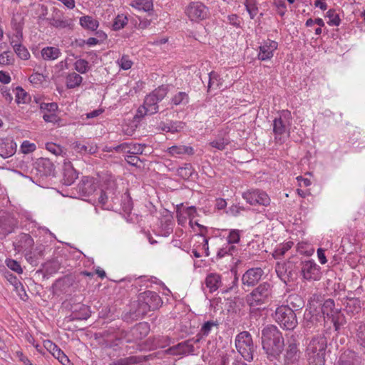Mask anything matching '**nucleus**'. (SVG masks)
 Here are the masks:
<instances>
[{"mask_svg":"<svg viewBox=\"0 0 365 365\" xmlns=\"http://www.w3.org/2000/svg\"><path fill=\"white\" fill-rule=\"evenodd\" d=\"M46 348L48 351L63 365H67L70 363L68 356L61 351L55 344L50 341L46 342Z\"/></svg>","mask_w":365,"mask_h":365,"instance_id":"24","label":"nucleus"},{"mask_svg":"<svg viewBox=\"0 0 365 365\" xmlns=\"http://www.w3.org/2000/svg\"><path fill=\"white\" fill-rule=\"evenodd\" d=\"M242 197L251 205L267 206L270 204L268 195L260 190H250L242 193Z\"/></svg>","mask_w":365,"mask_h":365,"instance_id":"6","label":"nucleus"},{"mask_svg":"<svg viewBox=\"0 0 365 365\" xmlns=\"http://www.w3.org/2000/svg\"><path fill=\"white\" fill-rule=\"evenodd\" d=\"M130 5L139 11H143L145 12L152 11L153 7L152 0H136L134 1Z\"/></svg>","mask_w":365,"mask_h":365,"instance_id":"38","label":"nucleus"},{"mask_svg":"<svg viewBox=\"0 0 365 365\" xmlns=\"http://www.w3.org/2000/svg\"><path fill=\"white\" fill-rule=\"evenodd\" d=\"M262 345L269 361L279 360L284 347L282 333L274 325H269L262 330Z\"/></svg>","mask_w":365,"mask_h":365,"instance_id":"1","label":"nucleus"},{"mask_svg":"<svg viewBox=\"0 0 365 365\" xmlns=\"http://www.w3.org/2000/svg\"><path fill=\"white\" fill-rule=\"evenodd\" d=\"M139 296L152 311L158 309L163 304L161 297L155 292L145 291Z\"/></svg>","mask_w":365,"mask_h":365,"instance_id":"17","label":"nucleus"},{"mask_svg":"<svg viewBox=\"0 0 365 365\" xmlns=\"http://www.w3.org/2000/svg\"><path fill=\"white\" fill-rule=\"evenodd\" d=\"M140 362L139 357L130 356L128 357L120 358L113 361L110 365H133Z\"/></svg>","mask_w":365,"mask_h":365,"instance_id":"41","label":"nucleus"},{"mask_svg":"<svg viewBox=\"0 0 365 365\" xmlns=\"http://www.w3.org/2000/svg\"><path fill=\"white\" fill-rule=\"evenodd\" d=\"M6 277L11 284L14 287L15 290L23 289V284L17 277L11 273H7Z\"/></svg>","mask_w":365,"mask_h":365,"instance_id":"61","label":"nucleus"},{"mask_svg":"<svg viewBox=\"0 0 365 365\" xmlns=\"http://www.w3.org/2000/svg\"><path fill=\"white\" fill-rule=\"evenodd\" d=\"M229 144V140L225 138H220L210 143V145L220 150H223L225 146Z\"/></svg>","mask_w":365,"mask_h":365,"instance_id":"55","label":"nucleus"},{"mask_svg":"<svg viewBox=\"0 0 365 365\" xmlns=\"http://www.w3.org/2000/svg\"><path fill=\"white\" fill-rule=\"evenodd\" d=\"M334 301L331 299H328L322 304L321 307V312L322 313L324 318L327 317L328 319H331L336 329H337L338 325L334 318V314H336L337 312L334 310Z\"/></svg>","mask_w":365,"mask_h":365,"instance_id":"23","label":"nucleus"},{"mask_svg":"<svg viewBox=\"0 0 365 365\" xmlns=\"http://www.w3.org/2000/svg\"><path fill=\"white\" fill-rule=\"evenodd\" d=\"M274 317L284 329L293 330L298 324L296 314L288 307L284 305L277 308Z\"/></svg>","mask_w":365,"mask_h":365,"instance_id":"4","label":"nucleus"},{"mask_svg":"<svg viewBox=\"0 0 365 365\" xmlns=\"http://www.w3.org/2000/svg\"><path fill=\"white\" fill-rule=\"evenodd\" d=\"M36 149V145L34 143H31L28 140H25L23 142L21 146V150L23 153L27 154L34 151Z\"/></svg>","mask_w":365,"mask_h":365,"instance_id":"63","label":"nucleus"},{"mask_svg":"<svg viewBox=\"0 0 365 365\" xmlns=\"http://www.w3.org/2000/svg\"><path fill=\"white\" fill-rule=\"evenodd\" d=\"M299 266L304 279L307 280H318L320 279V267L314 260H300Z\"/></svg>","mask_w":365,"mask_h":365,"instance_id":"8","label":"nucleus"},{"mask_svg":"<svg viewBox=\"0 0 365 365\" xmlns=\"http://www.w3.org/2000/svg\"><path fill=\"white\" fill-rule=\"evenodd\" d=\"M322 316L312 302H309L304 314V326L311 328L317 324Z\"/></svg>","mask_w":365,"mask_h":365,"instance_id":"13","label":"nucleus"},{"mask_svg":"<svg viewBox=\"0 0 365 365\" xmlns=\"http://www.w3.org/2000/svg\"><path fill=\"white\" fill-rule=\"evenodd\" d=\"M145 148V145L144 144H130V148L128 150V153L133 154L135 155H140L143 153Z\"/></svg>","mask_w":365,"mask_h":365,"instance_id":"57","label":"nucleus"},{"mask_svg":"<svg viewBox=\"0 0 365 365\" xmlns=\"http://www.w3.org/2000/svg\"><path fill=\"white\" fill-rule=\"evenodd\" d=\"M264 271L259 267L251 268L242 275V282L244 287H254L261 279Z\"/></svg>","mask_w":365,"mask_h":365,"instance_id":"11","label":"nucleus"},{"mask_svg":"<svg viewBox=\"0 0 365 365\" xmlns=\"http://www.w3.org/2000/svg\"><path fill=\"white\" fill-rule=\"evenodd\" d=\"M298 261H294V259H289L287 262L284 263V267L289 277L290 281H293L297 277V269H299Z\"/></svg>","mask_w":365,"mask_h":365,"instance_id":"32","label":"nucleus"},{"mask_svg":"<svg viewBox=\"0 0 365 365\" xmlns=\"http://www.w3.org/2000/svg\"><path fill=\"white\" fill-rule=\"evenodd\" d=\"M83 78L78 73L73 72L66 77V86L68 88H74L79 86Z\"/></svg>","mask_w":365,"mask_h":365,"instance_id":"39","label":"nucleus"},{"mask_svg":"<svg viewBox=\"0 0 365 365\" xmlns=\"http://www.w3.org/2000/svg\"><path fill=\"white\" fill-rule=\"evenodd\" d=\"M276 272L277 276L284 284H287L289 282H291L289 277L287 276L283 264H277L276 267Z\"/></svg>","mask_w":365,"mask_h":365,"instance_id":"53","label":"nucleus"},{"mask_svg":"<svg viewBox=\"0 0 365 365\" xmlns=\"http://www.w3.org/2000/svg\"><path fill=\"white\" fill-rule=\"evenodd\" d=\"M168 93L166 86H159L145 98L143 109L147 110L150 115L156 113L158 110V103L161 101Z\"/></svg>","mask_w":365,"mask_h":365,"instance_id":"5","label":"nucleus"},{"mask_svg":"<svg viewBox=\"0 0 365 365\" xmlns=\"http://www.w3.org/2000/svg\"><path fill=\"white\" fill-rule=\"evenodd\" d=\"M6 265L8 266V267L9 269H11V270H13L19 274L22 273V272H23L19 263L14 259H9L6 260Z\"/></svg>","mask_w":365,"mask_h":365,"instance_id":"62","label":"nucleus"},{"mask_svg":"<svg viewBox=\"0 0 365 365\" xmlns=\"http://www.w3.org/2000/svg\"><path fill=\"white\" fill-rule=\"evenodd\" d=\"M355 339L361 351L365 354V324H360L356 331Z\"/></svg>","mask_w":365,"mask_h":365,"instance_id":"34","label":"nucleus"},{"mask_svg":"<svg viewBox=\"0 0 365 365\" xmlns=\"http://www.w3.org/2000/svg\"><path fill=\"white\" fill-rule=\"evenodd\" d=\"M273 131L276 135H282L287 132V127L281 118L274 120Z\"/></svg>","mask_w":365,"mask_h":365,"instance_id":"48","label":"nucleus"},{"mask_svg":"<svg viewBox=\"0 0 365 365\" xmlns=\"http://www.w3.org/2000/svg\"><path fill=\"white\" fill-rule=\"evenodd\" d=\"M240 240V231L239 230H231L227 237L228 244H236Z\"/></svg>","mask_w":365,"mask_h":365,"instance_id":"54","label":"nucleus"},{"mask_svg":"<svg viewBox=\"0 0 365 365\" xmlns=\"http://www.w3.org/2000/svg\"><path fill=\"white\" fill-rule=\"evenodd\" d=\"M18 222L13 217L6 216L0 220V232L6 235L14 231L17 227Z\"/></svg>","mask_w":365,"mask_h":365,"instance_id":"26","label":"nucleus"},{"mask_svg":"<svg viewBox=\"0 0 365 365\" xmlns=\"http://www.w3.org/2000/svg\"><path fill=\"white\" fill-rule=\"evenodd\" d=\"M299 343L294 335H292L287 341L284 349V362L299 361L302 352L299 349Z\"/></svg>","mask_w":365,"mask_h":365,"instance_id":"7","label":"nucleus"},{"mask_svg":"<svg viewBox=\"0 0 365 365\" xmlns=\"http://www.w3.org/2000/svg\"><path fill=\"white\" fill-rule=\"evenodd\" d=\"M219 328V322L217 320H210L205 322L202 325L200 330L201 332V334L204 335L205 336H207L212 330L213 329H215V330H217Z\"/></svg>","mask_w":365,"mask_h":365,"instance_id":"40","label":"nucleus"},{"mask_svg":"<svg viewBox=\"0 0 365 365\" xmlns=\"http://www.w3.org/2000/svg\"><path fill=\"white\" fill-rule=\"evenodd\" d=\"M47 21H48L51 26L57 29H64L72 25V19H64L62 13L58 10L56 11L55 15L52 18L47 19Z\"/></svg>","mask_w":365,"mask_h":365,"instance_id":"25","label":"nucleus"},{"mask_svg":"<svg viewBox=\"0 0 365 365\" xmlns=\"http://www.w3.org/2000/svg\"><path fill=\"white\" fill-rule=\"evenodd\" d=\"M150 311L152 310L145 303H144V301L142 300V298L138 295V300L131 304V308L129 313L133 319H138L143 317Z\"/></svg>","mask_w":365,"mask_h":365,"instance_id":"15","label":"nucleus"},{"mask_svg":"<svg viewBox=\"0 0 365 365\" xmlns=\"http://www.w3.org/2000/svg\"><path fill=\"white\" fill-rule=\"evenodd\" d=\"M292 245H293L292 242H288L287 243H286L283 246L277 248L274 251V257L275 258H277V259L280 258L281 257H282L285 254V252L287 251H288L292 247Z\"/></svg>","mask_w":365,"mask_h":365,"instance_id":"56","label":"nucleus"},{"mask_svg":"<svg viewBox=\"0 0 365 365\" xmlns=\"http://www.w3.org/2000/svg\"><path fill=\"white\" fill-rule=\"evenodd\" d=\"M16 150V144L10 138H4L0 140V155L4 158H7L15 154Z\"/></svg>","mask_w":365,"mask_h":365,"instance_id":"22","label":"nucleus"},{"mask_svg":"<svg viewBox=\"0 0 365 365\" xmlns=\"http://www.w3.org/2000/svg\"><path fill=\"white\" fill-rule=\"evenodd\" d=\"M309 365H325V354H307Z\"/></svg>","mask_w":365,"mask_h":365,"instance_id":"46","label":"nucleus"},{"mask_svg":"<svg viewBox=\"0 0 365 365\" xmlns=\"http://www.w3.org/2000/svg\"><path fill=\"white\" fill-rule=\"evenodd\" d=\"M61 53L60 49L56 47L48 46L41 51V56L44 60H55Z\"/></svg>","mask_w":365,"mask_h":365,"instance_id":"37","label":"nucleus"},{"mask_svg":"<svg viewBox=\"0 0 365 365\" xmlns=\"http://www.w3.org/2000/svg\"><path fill=\"white\" fill-rule=\"evenodd\" d=\"M46 148L55 155H59L63 152L62 148L53 143H47L46 144Z\"/></svg>","mask_w":365,"mask_h":365,"instance_id":"59","label":"nucleus"},{"mask_svg":"<svg viewBox=\"0 0 365 365\" xmlns=\"http://www.w3.org/2000/svg\"><path fill=\"white\" fill-rule=\"evenodd\" d=\"M75 282V278L72 275H66L58 279L55 282V286L61 292H66L68 291Z\"/></svg>","mask_w":365,"mask_h":365,"instance_id":"31","label":"nucleus"},{"mask_svg":"<svg viewBox=\"0 0 365 365\" xmlns=\"http://www.w3.org/2000/svg\"><path fill=\"white\" fill-rule=\"evenodd\" d=\"M118 63L123 70L130 69L133 65L132 61L126 55H123L121 58L118 60Z\"/></svg>","mask_w":365,"mask_h":365,"instance_id":"60","label":"nucleus"},{"mask_svg":"<svg viewBox=\"0 0 365 365\" xmlns=\"http://www.w3.org/2000/svg\"><path fill=\"white\" fill-rule=\"evenodd\" d=\"M97 185L92 177L84 176L78 183L76 190L81 197H89L96 190Z\"/></svg>","mask_w":365,"mask_h":365,"instance_id":"10","label":"nucleus"},{"mask_svg":"<svg viewBox=\"0 0 365 365\" xmlns=\"http://www.w3.org/2000/svg\"><path fill=\"white\" fill-rule=\"evenodd\" d=\"M327 345V341L324 336H314L307 346V354H325Z\"/></svg>","mask_w":365,"mask_h":365,"instance_id":"12","label":"nucleus"},{"mask_svg":"<svg viewBox=\"0 0 365 365\" xmlns=\"http://www.w3.org/2000/svg\"><path fill=\"white\" fill-rule=\"evenodd\" d=\"M34 243V240L29 234L22 233L19 236L17 241L14 242L13 245L18 252H28L32 248Z\"/></svg>","mask_w":365,"mask_h":365,"instance_id":"20","label":"nucleus"},{"mask_svg":"<svg viewBox=\"0 0 365 365\" xmlns=\"http://www.w3.org/2000/svg\"><path fill=\"white\" fill-rule=\"evenodd\" d=\"M205 284L211 292H215L221 286V277L217 274H210L206 277Z\"/></svg>","mask_w":365,"mask_h":365,"instance_id":"33","label":"nucleus"},{"mask_svg":"<svg viewBox=\"0 0 365 365\" xmlns=\"http://www.w3.org/2000/svg\"><path fill=\"white\" fill-rule=\"evenodd\" d=\"M13 48L16 54L22 60H27L30 58L28 49L23 44H13Z\"/></svg>","mask_w":365,"mask_h":365,"instance_id":"43","label":"nucleus"},{"mask_svg":"<svg viewBox=\"0 0 365 365\" xmlns=\"http://www.w3.org/2000/svg\"><path fill=\"white\" fill-rule=\"evenodd\" d=\"M278 43L275 41L267 40L259 46L258 58L261 61H267L273 57L274 51L277 48Z\"/></svg>","mask_w":365,"mask_h":365,"instance_id":"18","label":"nucleus"},{"mask_svg":"<svg viewBox=\"0 0 365 365\" xmlns=\"http://www.w3.org/2000/svg\"><path fill=\"white\" fill-rule=\"evenodd\" d=\"M30 100L31 97L22 88L19 86L16 88V102L17 103H27Z\"/></svg>","mask_w":365,"mask_h":365,"instance_id":"44","label":"nucleus"},{"mask_svg":"<svg viewBox=\"0 0 365 365\" xmlns=\"http://www.w3.org/2000/svg\"><path fill=\"white\" fill-rule=\"evenodd\" d=\"M80 24L84 29L91 31H95L98 27V21L90 16H84L81 17Z\"/></svg>","mask_w":365,"mask_h":365,"instance_id":"36","label":"nucleus"},{"mask_svg":"<svg viewBox=\"0 0 365 365\" xmlns=\"http://www.w3.org/2000/svg\"><path fill=\"white\" fill-rule=\"evenodd\" d=\"M344 310L350 314H358L361 309V301L359 298L347 297L344 302Z\"/></svg>","mask_w":365,"mask_h":365,"instance_id":"27","label":"nucleus"},{"mask_svg":"<svg viewBox=\"0 0 365 365\" xmlns=\"http://www.w3.org/2000/svg\"><path fill=\"white\" fill-rule=\"evenodd\" d=\"M192 339H187L177 345L170 347L166 351L172 355H186L193 354L195 351L194 346L192 343Z\"/></svg>","mask_w":365,"mask_h":365,"instance_id":"16","label":"nucleus"},{"mask_svg":"<svg viewBox=\"0 0 365 365\" xmlns=\"http://www.w3.org/2000/svg\"><path fill=\"white\" fill-rule=\"evenodd\" d=\"M23 40V32L21 29L17 28L16 29V34L11 39L10 44L13 46V44H22Z\"/></svg>","mask_w":365,"mask_h":365,"instance_id":"64","label":"nucleus"},{"mask_svg":"<svg viewBox=\"0 0 365 365\" xmlns=\"http://www.w3.org/2000/svg\"><path fill=\"white\" fill-rule=\"evenodd\" d=\"M361 359L356 352L346 350L341 354L338 365H361Z\"/></svg>","mask_w":365,"mask_h":365,"instance_id":"19","label":"nucleus"},{"mask_svg":"<svg viewBox=\"0 0 365 365\" xmlns=\"http://www.w3.org/2000/svg\"><path fill=\"white\" fill-rule=\"evenodd\" d=\"M150 331V325L148 322H140L135 324L130 331L133 341H139L145 338Z\"/></svg>","mask_w":365,"mask_h":365,"instance_id":"21","label":"nucleus"},{"mask_svg":"<svg viewBox=\"0 0 365 365\" xmlns=\"http://www.w3.org/2000/svg\"><path fill=\"white\" fill-rule=\"evenodd\" d=\"M221 365H247L234 350L227 353L222 358Z\"/></svg>","mask_w":365,"mask_h":365,"instance_id":"29","label":"nucleus"},{"mask_svg":"<svg viewBox=\"0 0 365 365\" xmlns=\"http://www.w3.org/2000/svg\"><path fill=\"white\" fill-rule=\"evenodd\" d=\"M189 102V96L187 93L180 91L177 93L172 98L171 103L173 106L186 105Z\"/></svg>","mask_w":365,"mask_h":365,"instance_id":"42","label":"nucleus"},{"mask_svg":"<svg viewBox=\"0 0 365 365\" xmlns=\"http://www.w3.org/2000/svg\"><path fill=\"white\" fill-rule=\"evenodd\" d=\"M128 24V18L123 14H118L114 19L113 24V29L115 31L120 30Z\"/></svg>","mask_w":365,"mask_h":365,"instance_id":"47","label":"nucleus"},{"mask_svg":"<svg viewBox=\"0 0 365 365\" xmlns=\"http://www.w3.org/2000/svg\"><path fill=\"white\" fill-rule=\"evenodd\" d=\"M168 150L169 153L173 156L184 154L192 155L194 154L192 147L186 145H174L169 148Z\"/></svg>","mask_w":365,"mask_h":365,"instance_id":"35","label":"nucleus"},{"mask_svg":"<svg viewBox=\"0 0 365 365\" xmlns=\"http://www.w3.org/2000/svg\"><path fill=\"white\" fill-rule=\"evenodd\" d=\"M35 168L37 174L41 177L54 175V165L48 158H41L38 159L35 163Z\"/></svg>","mask_w":365,"mask_h":365,"instance_id":"14","label":"nucleus"},{"mask_svg":"<svg viewBox=\"0 0 365 365\" xmlns=\"http://www.w3.org/2000/svg\"><path fill=\"white\" fill-rule=\"evenodd\" d=\"M193 172L194 169L190 163H185L184 167L178 169V175L185 180L189 179L193 174Z\"/></svg>","mask_w":365,"mask_h":365,"instance_id":"45","label":"nucleus"},{"mask_svg":"<svg viewBox=\"0 0 365 365\" xmlns=\"http://www.w3.org/2000/svg\"><path fill=\"white\" fill-rule=\"evenodd\" d=\"M284 306L288 307L295 313L296 311H299L304 307V301L299 295L292 294L289 295L287 299V304Z\"/></svg>","mask_w":365,"mask_h":365,"instance_id":"28","label":"nucleus"},{"mask_svg":"<svg viewBox=\"0 0 365 365\" xmlns=\"http://www.w3.org/2000/svg\"><path fill=\"white\" fill-rule=\"evenodd\" d=\"M14 61V54L10 51H4L0 54V64L4 66L11 65Z\"/></svg>","mask_w":365,"mask_h":365,"instance_id":"49","label":"nucleus"},{"mask_svg":"<svg viewBox=\"0 0 365 365\" xmlns=\"http://www.w3.org/2000/svg\"><path fill=\"white\" fill-rule=\"evenodd\" d=\"M187 15L191 21L205 19L207 16V8L200 2H192L186 10Z\"/></svg>","mask_w":365,"mask_h":365,"instance_id":"9","label":"nucleus"},{"mask_svg":"<svg viewBox=\"0 0 365 365\" xmlns=\"http://www.w3.org/2000/svg\"><path fill=\"white\" fill-rule=\"evenodd\" d=\"M235 347L238 353L245 360L251 361L253 360V354L255 351L252 338L250 332L243 331L235 337Z\"/></svg>","mask_w":365,"mask_h":365,"instance_id":"3","label":"nucleus"},{"mask_svg":"<svg viewBox=\"0 0 365 365\" xmlns=\"http://www.w3.org/2000/svg\"><path fill=\"white\" fill-rule=\"evenodd\" d=\"M75 69L80 73H86L89 70L88 62L85 59H78L74 63Z\"/></svg>","mask_w":365,"mask_h":365,"instance_id":"52","label":"nucleus"},{"mask_svg":"<svg viewBox=\"0 0 365 365\" xmlns=\"http://www.w3.org/2000/svg\"><path fill=\"white\" fill-rule=\"evenodd\" d=\"M209 82L207 88L208 91L210 88H220V76L215 73V71L210 72L209 74Z\"/></svg>","mask_w":365,"mask_h":365,"instance_id":"50","label":"nucleus"},{"mask_svg":"<svg viewBox=\"0 0 365 365\" xmlns=\"http://www.w3.org/2000/svg\"><path fill=\"white\" fill-rule=\"evenodd\" d=\"M327 16L329 19L328 21L329 25L330 26H339L341 22V19L334 9H329L327 12Z\"/></svg>","mask_w":365,"mask_h":365,"instance_id":"51","label":"nucleus"},{"mask_svg":"<svg viewBox=\"0 0 365 365\" xmlns=\"http://www.w3.org/2000/svg\"><path fill=\"white\" fill-rule=\"evenodd\" d=\"M40 109L42 113H46V111L55 112L58 109V105L56 103H41L40 104Z\"/></svg>","mask_w":365,"mask_h":365,"instance_id":"58","label":"nucleus"},{"mask_svg":"<svg viewBox=\"0 0 365 365\" xmlns=\"http://www.w3.org/2000/svg\"><path fill=\"white\" fill-rule=\"evenodd\" d=\"M78 178V173L71 165H66L63 169V183L65 185H72Z\"/></svg>","mask_w":365,"mask_h":365,"instance_id":"30","label":"nucleus"},{"mask_svg":"<svg viewBox=\"0 0 365 365\" xmlns=\"http://www.w3.org/2000/svg\"><path fill=\"white\" fill-rule=\"evenodd\" d=\"M273 286L267 282L259 284L245 297V301L250 307L260 309L269 304L272 299Z\"/></svg>","mask_w":365,"mask_h":365,"instance_id":"2","label":"nucleus"}]
</instances>
